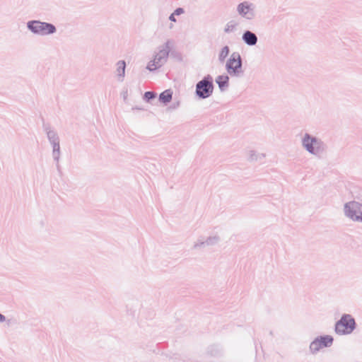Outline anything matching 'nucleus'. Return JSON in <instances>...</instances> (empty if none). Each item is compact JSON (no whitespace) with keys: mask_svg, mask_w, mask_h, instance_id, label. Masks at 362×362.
Segmentation results:
<instances>
[{"mask_svg":"<svg viewBox=\"0 0 362 362\" xmlns=\"http://www.w3.org/2000/svg\"><path fill=\"white\" fill-rule=\"evenodd\" d=\"M28 26L33 33L39 35H48L54 33L56 30L53 25L40 21L29 23Z\"/></svg>","mask_w":362,"mask_h":362,"instance_id":"2","label":"nucleus"},{"mask_svg":"<svg viewBox=\"0 0 362 362\" xmlns=\"http://www.w3.org/2000/svg\"><path fill=\"white\" fill-rule=\"evenodd\" d=\"M303 144L309 152L312 153H317L318 152L320 143L315 139L310 138L308 135H306Z\"/></svg>","mask_w":362,"mask_h":362,"instance_id":"7","label":"nucleus"},{"mask_svg":"<svg viewBox=\"0 0 362 362\" xmlns=\"http://www.w3.org/2000/svg\"><path fill=\"white\" fill-rule=\"evenodd\" d=\"M345 214L354 220H362V205L356 202H351L346 204Z\"/></svg>","mask_w":362,"mask_h":362,"instance_id":"3","label":"nucleus"},{"mask_svg":"<svg viewBox=\"0 0 362 362\" xmlns=\"http://www.w3.org/2000/svg\"><path fill=\"white\" fill-rule=\"evenodd\" d=\"M158 60H159V59H158L157 57H155L153 59V60L151 61L148 63V64L147 66V69L150 71L156 70L158 67Z\"/></svg>","mask_w":362,"mask_h":362,"instance_id":"14","label":"nucleus"},{"mask_svg":"<svg viewBox=\"0 0 362 362\" xmlns=\"http://www.w3.org/2000/svg\"><path fill=\"white\" fill-rule=\"evenodd\" d=\"M5 320L4 316L0 314V321H4Z\"/></svg>","mask_w":362,"mask_h":362,"instance_id":"19","label":"nucleus"},{"mask_svg":"<svg viewBox=\"0 0 362 362\" xmlns=\"http://www.w3.org/2000/svg\"><path fill=\"white\" fill-rule=\"evenodd\" d=\"M250 6L247 3H242L238 7V13L243 16L247 15L250 11Z\"/></svg>","mask_w":362,"mask_h":362,"instance_id":"10","label":"nucleus"},{"mask_svg":"<svg viewBox=\"0 0 362 362\" xmlns=\"http://www.w3.org/2000/svg\"><path fill=\"white\" fill-rule=\"evenodd\" d=\"M241 67V60L238 54H233L226 64V69L230 74H235Z\"/></svg>","mask_w":362,"mask_h":362,"instance_id":"6","label":"nucleus"},{"mask_svg":"<svg viewBox=\"0 0 362 362\" xmlns=\"http://www.w3.org/2000/svg\"><path fill=\"white\" fill-rule=\"evenodd\" d=\"M243 39L246 43L250 45H253L257 42L256 35L250 31H247L244 34Z\"/></svg>","mask_w":362,"mask_h":362,"instance_id":"9","label":"nucleus"},{"mask_svg":"<svg viewBox=\"0 0 362 362\" xmlns=\"http://www.w3.org/2000/svg\"><path fill=\"white\" fill-rule=\"evenodd\" d=\"M196 91L199 97L207 98L213 92V85L211 81L204 79L197 83Z\"/></svg>","mask_w":362,"mask_h":362,"instance_id":"4","label":"nucleus"},{"mask_svg":"<svg viewBox=\"0 0 362 362\" xmlns=\"http://www.w3.org/2000/svg\"><path fill=\"white\" fill-rule=\"evenodd\" d=\"M228 79V76H219L216 78V83L218 84L219 87L222 88L227 85Z\"/></svg>","mask_w":362,"mask_h":362,"instance_id":"12","label":"nucleus"},{"mask_svg":"<svg viewBox=\"0 0 362 362\" xmlns=\"http://www.w3.org/2000/svg\"><path fill=\"white\" fill-rule=\"evenodd\" d=\"M173 98V91L170 89L162 92L159 95V100L164 104L170 103Z\"/></svg>","mask_w":362,"mask_h":362,"instance_id":"8","label":"nucleus"},{"mask_svg":"<svg viewBox=\"0 0 362 362\" xmlns=\"http://www.w3.org/2000/svg\"><path fill=\"white\" fill-rule=\"evenodd\" d=\"M175 14H174V13H172V14H171V16H170V20L171 21L176 22V19H175Z\"/></svg>","mask_w":362,"mask_h":362,"instance_id":"17","label":"nucleus"},{"mask_svg":"<svg viewBox=\"0 0 362 362\" xmlns=\"http://www.w3.org/2000/svg\"><path fill=\"white\" fill-rule=\"evenodd\" d=\"M144 97L147 100H150V99H152V98H153L155 97V93H153V92H151V91H147V92L145 93Z\"/></svg>","mask_w":362,"mask_h":362,"instance_id":"15","label":"nucleus"},{"mask_svg":"<svg viewBox=\"0 0 362 362\" xmlns=\"http://www.w3.org/2000/svg\"><path fill=\"white\" fill-rule=\"evenodd\" d=\"M355 320L350 315H344L336 323L335 331L339 334H350L355 328Z\"/></svg>","mask_w":362,"mask_h":362,"instance_id":"1","label":"nucleus"},{"mask_svg":"<svg viewBox=\"0 0 362 362\" xmlns=\"http://www.w3.org/2000/svg\"><path fill=\"white\" fill-rule=\"evenodd\" d=\"M184 13V10L182 8H178L174 11V14L178 16Z\"/></svg>","mask_w":362,"mask_h":362,"instance_id":"16","label":"nucleus"},{"mask_svg":"<svg viewBox=\"0 0 362 362\" xmlns=\"http://www.w3.org/2000/svg\"><path fill=\"white\" fill-rule=\"evenodd\" d=\"M229 54V49L227 46L223 47L218 55L219 60L223 62Z\"/></svg>","mask_w":362,"mask_h":362,"instance_id":"13","label":"nucleus"},{"mask_svg":"<svg viewBox=\"0 0 362 362\" xmlns=\"http://www.w3.org/2000/svg\"><path fill=\"white\" fill-rule=\"evenodd\" d=\"M117 71L119 76H124L125 72L126 64L124 61H119L117 64Z\"/></svg>","mask_w":362,"mask_h":362,"instance_id":"11","label":"nucleus"},{"mask_svg":"<svg viewBox=\"0 0 362 362\" xmlns=\"http://www.w3.org/2000/svg\"><path fill=\"white\" fill-rule=\"evenodd\" d=\"M333 339L329 336L321 337L314 340L310 346V350L315 353L320 349L329 346L332 344Z\"/></svg>","mask_w":362,"mask_h":362,"instance_id":"5","label":"nucleus"},{"mask_svg":"<svg viewBox=\"0 0 362 362\" xmlns=\"http://www.w3.org/2000/svg\"><path fill=\"white\" fill-rule=\"evenodd\" d=\"M233 25H231V26L228 25V28H226V31L228 32L230 30H233Z\"/></svg>","mask_w":362,"mask_h":362,"instance_id":"18","label":"nucleus"}]
</instances>
